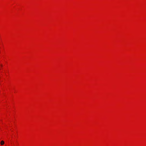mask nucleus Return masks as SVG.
I'll use <instances>...</instances> for the list:
<instances>
[{"mask_svg": "<svg viewBox=\"0 0 146 146\" xmlns=\"http://www.w3.org/2000/svg\"><path fill=\"white\" fill-rule=\"evenodd\" d=\"M4 144V142L3 141H1V145H3Z\"/></svg>", "mask_w": 146, "mask_h": 146, "instance_id": "nucleus-1", "label": "nucleus"}]
</instances>
